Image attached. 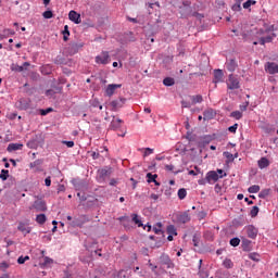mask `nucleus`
<instances>
[{
	"label": "nucleus",
	"mask_w": 278,
	"mask_h": 278,
	"mask_svg": "<svg viewBox=\"0 0 278 278\" xmlns=\"http://www.w3.org/2000/svg\"><path fill=\"white\" fill-rule=\"evenodd\" d=\"M63 144H66V147L68 149H73V147H75V142L74 141H62Z\"/></svg>",
	"instance_id": "51"
},
{
	"label": "nucleus",
	"mask_w": 278,
	"mask_h": 278,
	"mask_svg": "<svg viewBox=\"0 0 278 278\" xmlns=\"http://www.w3.org/2000/svg\"><path fill=\"white\" fill-rule=\"evenodd\" d=\"M223 266L225 268H233V262H231V260L229 258H226L224 262H223Z\"/></svg>",
	"instance_id": "36"
},
{
	"label": "nucleus",
	"mask_w": 278,
	"mask_h": 278,
	"mask_svg": "<svg viewBox=\"0 0 278 278\" xmlns=\"http://www.w3.org/2000/svg\"><path fill=\"white\" fill-rule=\"evenodd\" d=\"M68 36H71V31H68V25H65L63 29V40L65 42L68 40Z\"/></svg>",
	"instance_id": "33"
},
{
	"label": "nucleus",
	"mask_w": 278,
	"mask_h": 278,
	"mask_svg": "<svg viewBox=\"0 0 278 278\" xmlns=\"http://www.w3.org/2000/svg\"><path fill=\"white\" fill-rule=\"evenodd\" d=\"M17 230L21 231L24 236H27V233H31V228L28 227L27 224L20 222L17 226Z\"/></svg>",
	"instance_id": "12"
},
{
	"label": "nucleus",
	"mask_w": 278,
	"mask_h": 278,
	"mask_svg": "<svg viewBox=\"0 0 278 278\" xmlns=\"http://www.w3.org/2000/svg\"><path fill=\"white\" fill-rule=\"evenodd\" d=\"M110 52L102 51L99 55L96 56V64H110Z\"/></svg>",
	"instance_id": "2"
},
{
	"label": "nucleus",
	"mask_w": 278,
	"mask_h": 278,
	"mask_svg": "<svg viewBox=\"0 0 278 278\" xmlns=\"http://www.w3.org/2000/svg\"><path fill=\"white\" fill-rule=\"evenodd\" d=\"M50 112H53V108H48L45 110H40L41 116H47V114H50Z\"/></svg>",
	"instance_id": "46"
},
{
	"label": "nucleus",
	"mask_w": 278,
	"mask_h": 278,
	"mask_svg": "<svg viewBox=\"0 0 278 278\" xmlns=\"http://www.w3.org/2000/svg\"><path fill=\"white\" fill-rule=\"evenodd\" d=\"M227 88L229 90H238L240 88V80L233 74H230L228 77Z\"/></svg>",
	"instance_id": "1"
},
{
	"label": "nucleus",
	"mask_w": 278,
	"mask_h": 278,
	"mask_svg": "<svg viewBox=\"0 0 278 278\" xmlns=\"http://www.w3.org/2000/svg\"><path fill=\"white\" fill-rule=\"evenodd\" d=\"M46 97H48L49 99H52V97H55V91L53 89H48L46 91Z\"/></svg>",
	"instance_id": "47"
},
{
	"label": "nucleus",
	"mask_w": 278,
	"mask_h": 278,
	"mask_svg": "<svg viewBox=\"0 0 278 278\" xmlns=\"http://www.w3.org/2000/svg\"><path fill=\"white\" fill-rule=\"evenodd\" d=\"M151 153H153V149H151V148H146L144 156L151 155Z\"/></svg>",
	"instance_id": "55"
},
{
	"label": "nucleus",
	"mask_w": 278,
	"mask_h": 278,
	"mask_svg": "<svg viewBox=\"0 0 278 278\" xmlns=\"http://www.w3.org/2000/svg\"><path fill=\"white\" fill-rule=\"evenodd\" d=\"M51 264H53V258H50L49 256L43 257L41 266H51Z\"/></svg>",
	"instance_id": "35"
},
{
	"label": "nucleus",
	"mask_w": 278,
	"mask_h": 278,
	"mask_svg": "<svg viewBox=\"0 0 278 278\" xmlns=\"http://www.w3.org/2000/svg\"><path fill=\"white\" fill-rule=\"evenodd\" d=\"M28 260H29V256H20L18 258H17V264H25L26 262H28Z\"/></svg>",
	"instance_id": "45"
},
{
	"label": "nucleus",
	"mask_w": 278,
	"mask_h": 278,
	"mask_svg": "<svg viewBox=\"0 0 278 278\" xmlns=\"http://www.w3.org/2000/svg\"><path fill=\"white\" fill-rule=\"evenodd\" d=\"M223 77H225L223 70L214 71V84H220V81H223Z\"/></svg>",
	"instance_id": "15"
},
{
	"label": "nucleus",
	"mask_w": 278,
	"mask_h": 278,
	"mask_svg": "<svg viewBox=\"0 0 278 278\" xmlns=\"http://www.w3.org/2000/svg\"><path fill=\"white\" fill-rule=\"evenodd\" d=\"M123 119L113 116V119L111 121V124L109 126V129H112L113 131H116V129H121L123 127Z\"/></svg>",
	"instance_id": "6"
},
{
	"label": "nucleus",
	"mask_w": 278,
	"mask_h": 278,
	"mask_svg": "<svg viewBox=\"0 0 278 278\" xmlns=\"http://www.w3.org/2000/svg\"><path fill=\"white\" fill-rule=\"evenodd\" d=\"M157 174H147L148 184H153L156 180Z\"/></svg>",
	"instance_id": "32"
},
{
	"label": "nucleus",
	"mask_w": 278,
	"mask_h": 278,
	"mask_svg": "<svg viewBox=\"0 0 278 278\" xmlns=\"http://www.w3.org/2000/svg\"><path fill=\"white\" fill-rule=\"evenodd\" d=\"M219 176H218V173L214 172V170H211L206 174V181L207 184H216V181H218Z\"/></svg>",
	"instance_id": "9"
},
{
	"label": "nucleus",
	"mask_w": 278,
	"mask_h": 278,
	"mask_svg": "<svg viewBox=\"0 0 278 278\" xmlns=\"http://www.w3.org/2000/svg\"><path fill=\"white\" fill-rule=\"evenodd\" d=\"M0 268H10V265L5 262L1 263Z\"/></svg>",
	"instance_id": "63"
},
{
	"label": "nucleus",
	"mask_w": 278,
	"mask_h": 278,
	"mask_svg": "<svg viewBox=\"0 0 278 278\" xmlns=\"http://www.w3.org/2000/svg\"><path fill=\"white\" fill-rule=\"evenodd\" d=\"M7 151L9 153H12V151H23V143H10Z\"/></svg>",
	"instance_id": "16"
},
{
	"label": "nucleus",
	"mask_w": 278,
	"mask_h": 278,
	"mask_svg": "<svg viewBox=\"0 0 278 278\" xmlns=\"http://www.w3.org/2000/svg\"><path fill=\"white\" fill-rule=\"evenodd\" d=\"M90 105L92 108H99V110H103V105L99 104V100H97V99L91 100Z\"/></svg>",
	"instance_id": "39"
},
{
	"label": "nucleus",
	"mask_w": 278,
	"mask_h": 278,
	"mask_svg": "<svg viewBox=\"0 0 278 278\" xmlns=\"http://www.w3.org/2000/svg\"><path fill=\"white\" fill-rule=\"evenodd\" d=\"M231 118H236V121H240L242 118V112L241 111H233L230 114Z\"/></svg>",
	"instance_id": "34"
},
{
	"label": "nucleus",
	"mask_w": 278,
	"mask_h": 278,
	"mask_svg": "<svg viewBox=\"0 0 278 278\" xmlns=\"http://www.w3.org/2000/svg\"><path fill=\"white\" fill-rule=\"evenodd\" d=\"M51 65H43L40 68L42 75H51Z\"/></svg>",
	"instance_id": "26"
},
{
	"label": "nucleus",
	"mask_w": 278,
	"mask_h": 278,
	"mask_svg": "<svg viewBox=\"0 0 278 278\" xmlns=\"http://www.w3.org/2000/svg\"><path fill=\"white\" fill-rule=\"evenodd\" d=\"M232 10L235 12H240V10H242V2L236 1V3L232 5Z\"/></svg>",
	"instance_id": "40"
},
{
	"label": "nucleus",
	"mask_w": 278,
	"mask_h": 278,
	"mask_svg": "<svg viewBox=\"0 0 278 278\" xmlns=\"http://www.w3.org/2000/svg\"><path fill=\"white\" fill-rule=\"evenodd\" d=\"M165 168L169 172L175 170V166L174 165H165Z\"/></svg>",
	"instance_id": "60"
},
{
	"label": "nucleus",
	"mask_w": 278,
	"mask_h": 278,
	"mask_svg": "<svg viewBox=\"0 0 278 278\" xmlns=\"http://www.w3.org/2000/svg\"><path fill=\"white\" fill-rule=\"evenodd\" d=\"M43 18H53V12L52 11H46L42 13Z\"/></svg>",
	"instance_id": "48"
},
{
	"label": "nucleus",
	"mask_w": 278,
	"mask_h": 278,
	"mask_svg": "<svg viewBox=\"0 0 278 278\" xmlns=\"http://www.w3.org/2000/svg\"><path fill=\"white\" fill-rule=\"evenodd\" d=\"M179 220H180L182 224L190 223V214H188V212L182 213V214L179 216Z\"/></svg>",
	"instance_id": "24"
},
{
	"label": "nucleus",
	"mask_w": 278,
	"mask_h": 278,
	"mask_svg": "<svg viewBox=\"0 0 278 278\" xmlns=\"http://www.w3.org/2000/svg\"><path fill=\"white\" fill-rule=\"evenodd\" d=\"M132 223L137 225L138 227H143L142 220H140V216L138 214L134 213L131 214Z\"/></svg>",
	"instance_id": "23"
},
{
	"label": "nucleus",
	"mask_w": 278,
	"mask_h": 278,
	"mask_svg": "<svg viewBox=\"0 0 278 278\" xmlns=\"http://www.w3.org/2000/svg\"><path fill=\"white\" fill-rule=\"evenodd\" d=\"M8 177H10V170L2 169L0 174V179H2V181H7Z\"/></svg>",
	"instance_id": "28"
},
{
	"label": "nucleus",
	"mask_w": 278,
	"mask_h": 278,
	"mask_svg": "<svg viewBox=\"0 0 278 278\" xmlns=\"http://www.w3.org/2000/svg\"><path fill=\"white\" fill-rule=\"evenodd\" d=\"M228 130L230 131V134H236V131L238 130V124L230 126Z\"/></svg>",
	"instance_id": "52"
},
{
	"label": "nucleus",
	"mask_w": 278,
	"mask_h": 278,
	"mask_svg": "<svg viewBox=\"0 0 278 278\" xmlns=\"http://www.w3.org/2000/svg\"><path fill=\"white\" fill-rule=\"evenodd\" d=\"M68 18L76 25H79V23H81V15H79V13H77L76 11H70Z\"/></svg>",
	"instance_id": "11"
},
{
	"label": "nucleus",
	"mask_w": 278,
	"mask_h": 278,
	"mask_svg": "<svg viewBox=\"0 0 278 278\" xmlns=\"http://www.w3.org/2000/svg\"><path fill=\"white\" fill-rule=\"evenodd\" d=\"M167 233L172 235V236H177V229L175 228V226L169 225L167 227Z\"/></svg>",
	"instance_id": "38"
},
{
	"label": "nucleus",
	"mask_w": 278,
	"mask_h": 278,
	"mask_svg": "<svg viewBox=\"0 0 278 278\" xmlns=\"http://www.w3.org/2000/svg\"><path fill=\"white\" fill-rule=\"evenodd\" d=\"M263 38L265 39V42H273V36H266Z\"/></svg>",
	"instance_id": "61"
},
{
	"label": "nucleus",
	"mask_w": 278,
	"mask_h": 278,
	"mask_svg": "<svg viewBox=\"0 0 278 278\" xmlns=\"http://www.w3.org/2000/svg\"><path fill=\"white\" fill-rule=\"evenodd\" d=\"M31 210H36V212H47V203L42 200H36Z\"/></svg>",
	"instance_id": "5"
},
{
	"label": "nucleus",
	"mask_w": 278,
	"mask_h": 278,
	"mask_svg": "<svg viewBox=\"0 0 278 278\" xmlns=\"http://www.w3.org/2000/svg\"><path fill=\"white\" fill-rule=\"evenodd\" d=\"M248 238H251L252 240H255L257 238V228L255 226L250 225L245 227Z\"/></svg>",
	"instance_id": "10"
},
{
	"label": "nucleus",
	"mask_w": 278,
	"mask_h": 278,
	"mask_svg": "<svg viewBox=\"0 0 278 278\" xmlns=\"http://www.w3.org/2000/svg\"><path fill=\"white\" fill-rule=\"evenodd\" d=\"M99 177L100 179H106V177H110L112 175V167H105L102 169H99Z\"/></svg>",
	"instance_id": "13"
},
{
	"label": "nucleus",
	"mask_w": 278,
	"mask_h": 278,
	"mask_svg": "<svg viewBox=\"0 0 278 278\" xmlns=\"http://www.w3.org/2000/svg\"><path fill=\"white\" fill-rule=\"evenodd\" d=\"M121 86H122V85H114V84L109 85V86L106 87L105 94H106L108 97H112V94H114V92L116 91V88H121Z\"/></svg>",
	"instance_id": "17"
},
{
	"label": "nucleus",
	"mask_w": 278,
	"mask_h": 278,
	"mask_svg": "<svg viewBox=\"0 0 278 278\" xmlns=\"http://www.w3.org/2000/svg\"><path fill=\"white\" fill-rule=\"evenodd\" d=\"M45 184L46 186L49 188V186H51V176H48L46 179H45Z\"/></svg>",
	"instance_id": "57"
},
{
	"label": "nucleus",
	"mask_w": 278,
	"mask_h": 278,
	"mask_svg": "<svg viewBox=\"0 0 278 278\" xmlns=\"http://www.w3.org/2000/svg\"><path fill=\"white\" fill-rule=\"evenodd\" d=\"M257 214H260V207L253 206L252 210H251V212H250V216H251L252 218H255V216H257Z\"/></svg>",
	"instance_id": "37"
},
{
	"label": "nucleus",
	"mask_w": 278,
	"mask_h": 278,
	"mask_svg": "<svg viewBox=\"0 0 278 278\" xmlns=\"http://www.w3.org/2000/svg\"><path fill=\"white\" fill-rule=\"evenodd\" d=\"M249 258L252 260L253 262H260V254L257 253H250Z\"/></svg>",
	"instance_id": "42"
},
{
	"label": "nucleus",
	"mask_w": 278,
	"mask_h": 278,
	"mask_svg": "<svg viewBox=\"0 0 278 278\" xmlns=\"http://www.w3.org/2000/svg\"><path fill=\"white\" fill-rule=\"evenodd\" d=\"M248 192H250V194H257V192H260V186L258 185L251 186L248 189Z\"/></svg>",
	"instance_id": "29"
},
{
	"label": "nucleus",
	"mask_w": 278,
	"mask_h": 278,
	"mask_svg": "<svg viewBox=\"0 0 278 278\" xmlns=\"http://www.w3.org/2000/svg\"><path fill=\"white\" fill-rule=\"evenodd\" d=\"M240 245V238H232L230 240V247H239Z\"/></svg>",
	"instance_id": "43"
},
{
	"label": "nucleus",
	"mask_w": 278,
	"mask_h": 278,
	"mask_svg": "<svg viewBox=\"0 0 278 278\" xmlns=\"http://www.w3.org/2000/svg\"><path fill=\"white\" fill-rule=\"evenodd\" d=\"M125 98H119L117 100H113L110 105L113 110V112H116V110H121V108H123L125 105Z\"/></svg>",
	"instance_id": "7"
},
{
	"label": "nucleus",
	"mask_w": 278,
	"mask_h": 278,
	"mask_svg": "<svg viewBox=\"0 0 278 278\" xmlns=\"http://www.w3.org/2000/svg\"><path fill=\"white\" fill-rule=\"evenodd\" d=\"M258 168L264 169L268 168L270 166V161H268L266 157H261L257 162Z\"/></svg>",
	"instance_id": "18"
},
{
	"label": "nucleus",
	"mask_w": 278,
	"mask_h": 278,
	"mask_svg": "<svg viewBox=\"0 0 278 278\" xmlns=\"http://www.w3.org/2000/svg\"><path fill=\"white\" fill-rule=\"evenodd\" d=\"M216 116L214 109H207L203 112V121H212Z\"/></svg>",
	"instance_id": "14"
},
{
	"label": "nucleus",
	"mask_w": 278,
	"mask_h": 278,
	"mask_svg": "<svg viewBox=\"0 0 278 278\" xmlns=\"http://www.w3.org/2000/svg\"><path fill=\"white\" fill-rule=\"evenodd\" d=\"M42 159H38L29 164V168H33L35 173H42Z\"/></svg>",
	"instance_id": "8"
},
{
	"label": "nucleus",
	"mask_w": 278,
	"mask_h": 278,
	"mask_svg": "<svg viewBox=\"0 0 278 278\" xmlns=\"http://www.w3.org/2000/svg\"><path fill=\"white\" fill-rule=\"evenodd\" d=\"M164 86H175V79L172 77H166L163 80Z\"/></svg>",
	"instance_id": "31"
},
{
	"label": "nucleus",
	"mask_w": 278,
	"mask_h": 278,
	"mask_svg": "<svg viewBox=\"0 0 278 278\" xmlns=\"http://www.w3.org/2000/svg\"><path fill=\"white\" fill-rule=\"evenodd\" d=\"M217 173H218V175H220L219 179H223V177H227V174L223 175V173H224L223 169H217Z\"/></svg>",
	"instance_id": "59"
},
{
	"label": "nucleus",
	"mask_w": 278,
	"mask_h": 278,
	"mask_svg": "<svg viewBox=\"0 0 278 278\" xmlns=\"http://www.w3.org/2000/svg\"><path fill=\"white\" fill-rule=\"evenodd\" d=\"M153 231L156 233V236H164V231H162V223H156L153 226Z\"/></svg>",
	"instance_id": "22"
},
{
	"label": "nucleus",
	"mask_w": 278,
	"mask_h": 278,
	"mask_svg": "<svg viewBox=\"0 0 278 278\" xmlns=\"http://www.w3.org/2000/svg\"><path fill=\"white\" fill-rule=\"evenodd\" d=\"M239 108H240L241 113L247 112V109L249 108V102H244V103L240 104Z\"/></svg>",
	"instance_id": "49"
},
{
	"label": "nucleus",
	"mask_w": 278,
	"mask_h": 278,
	"mask_svg": "<svg viewBox=\"0 0 278 278\" xmlns=\"http://www.w3.org/2000/svg\"><path fill=\"white\" fill-rule=\"evenodd\" d=\"M116 184H118V181L116 179L112 178L110 180V186H116Z\"/></svg>",
	"instance_id": "62"
},
{
	"label": "nucleus",
	"mask_w": 278,
	"mask_h": 278,
	"mask_svg": "<svg viewBox=\"0 0 278 278\" xmlns=\"http://www.w3.org/2000/svg\"><path fill=\"white\" fill-rule=\"evenodd\" d=\"M118 277H121V278H126V277H127V271H125V270H119Z\"/></svg>",
	"instance_id": "56"
},
{
	"label": "nucleus",
	"mask_w": 278,
	"mask_h": 278,
	"mask_svg": "<svg viewBox=\"0 0 278 278\" xmlns=\"http://www.w3.org/2000/svg\"><path fill=\"white\" fill-rule=\"evenodd\" d=\"M226 67H227V71H229L230 73H233V71L238 68V63L236 62V60L231 59L229 62L226 63Z\"/></svg>",
	"instance_id": "19"
},
{
	"label": "nucleus",
	"mask_w": 278,
	"mask_h": 278,
	"mask_svg": "<svg viewBox=\"0 0 278 278\" xmlns=\"http://www.w3.org/2000/svg\"><path fill=\"white\" fill-rule=\"evenodd\" d=\"M11 71H14L15 73H23V71H25V67H23V65L13 64L11 66Z\"/></svg>",
	"instance_id": "30"
},
{
	"label": "nucleus",
	"mask_w": 278,
	"mask_h": 278,
	"mask_svg": "<svg viewBox=\"0 0 278 278\" xmlns=\"http://www.w3.org/2000/svg\"><path fill=\"white\" fill-rule=\"evenodd\" d=\"M191 104L197 105V103H203V96L197 94V96H191Z\"/></svg>",
	"instance_id": "21"
},
{
	"label": "nucleus",
	"mask_w": 278,
	"mask_h": 278,
	"mask_svg": "<svg viewBox=\"0 0 278 278\" xmlns=\"http://www.w3.org/2000/svg\"><path fill=\"white\" fill-rule=\"evenodd\" d=\"M36 223H38V225H45V223H47V215L45 214L37 215Z\"/></svg>",
	"instance_id": "25"
},
{
	"label": "nucleus",
	"mask_w": 278,
	"mask_h": 278,
	"mask_svg": "<svg viewBox=\"0 0 278 278\" xmlns=\"http://www.w3.org/2000/svg\"><path fill=\"white\" fill-rule=\"evenodd\" d=\"M188 194V191H186L185 188H181L178 190V199H180V201H184V199H186Z\"/></svg>",
	"instance_id": "27"
},
{
	"label": "nucleus",
	"mask_w": 278,
	"mask_h": 278,
	"mask_svg": "<svg viewBox=\"0 0 278 278\" xmlns=\"http://www.w3.org/2000/svg\"><path fill=\"white\" fill-rule=\"evenodd\" d=\"M181 108H192V102L182 100L181 101Z\"/></svg>",
	"instance_id": "50"
},
{
	"label": "nucleus",
	"mask_w": 278,
	"mask_h": 278,
	"mask_svg": "<svg viewBox=\"0 0 278 278\" xmlns=\"http://www.w3.org/2000/svg\"><path fill=\"white\" fill-rule=\"evenodd\" d=\"M265 71L269 75H277V73H278V64L275 63V62H267L265 64Z\"/></svg>",
	"instance_id": "4"
},
{
	"label": "nucleus",
	"mask_w": 278,
	"mask_h": 278,
	"mask_svg": "<svg viewBox=\"0 0 278 278\" xmlns=\"http://www.w3.org/2000/svg\"><path fill=\"white\" fill-rule=\"evenodd\" d=\"M143 229H146L147 231H151L152 227L150 224H147L146 226H143Z\"/></svg>",
	"instance_id": "64"
},
{
	"label": "nucleus",
	"mask_w": 278,
	"mask_h": 278,
	"mask_svg": "<svg viewBox=\"0 0 278 278\" xmlns=\"http://www.w3.org/2000/svg\"><path fill=\"white\" fill-rule=\"evenodd\" d=\"M99 152H92L91 153V157H92V160H99Z\"/></svg>",
	"instance_id": "58"
},
{
	"label": "nucleus",
	"mask_w": 278,
	"mask_h": 278,
	"mask_svg": "<svg viewBox=\"0 0 278 278\" xmlns=\"http://www.w3.org/2000/svg\"><path fill=\"white\" fill-rule=\"evenodd\" d=\"M224 157L228 160V162H233L235 157L233 154L230 152H224Z\"/></svg>",
	"instance_id": "44"
},
{
	"label": "nucleus",
	"mask_w": 278,
	"mask_h": 278,
	"mask_svg": "<svg viewBox=\"0 0 278 278\" xmlns=\"http://www.w3.org/2000/svg\"><path fill=\"white\" fill-rule=\"evenodd\" d=\"M201 241V235H194L192 242L194 247H199V242Z\"/></svg>",
	"instance_id": "41"
},
{
	"label": "nucleus",
	"mask_w": 278,
	"mask_h": 278,
	"mask_svg": "<svg viewBox=\"0 0 278 278\" xmlns=\"http://www.w3.org/2000/svg\"><path fill=\"white\" fill-rule=\"evenodd\" d=\"M250 7H251V0H248V1H245V2L243 3L244 10H249Z\"/></svg>",
	"instance_id": "54"
},
{
	"label": "nucleus",
	"mask_w": 278,
	"mask_h": 278,
	"mask_svg": "<svg viewBox=\"0 0 278 278\" xmlns=\"http://www.w3.org/2000/svg\"><path fill=\"white\" fill-rule=\"evenodd\" d=\"M192 16H194L195 18H198L199 21H201V18H203V14L199 13V12H193Z\"/></svg>",
	"instance_id": "53"
},
{
	"label": "nucleus",
	"mask_w": 278,
	"mask_h": 278,
	"mask_svg": "<svg viewBox=\"0 0 278 278\" xmlns=\"http://www.w3.org/2000/svg\"><path fill=\"white\" fill-rule=\"evenodd\" d=\"M203 264V260H200L199 261V276L201 278H208L210 277V274L207 273V270L205 269H201V265Z\"/></svg>",
	"instance_id": "20"
},
{
	"label": "nucleus",
	"mask_w": 278,
	"mask_h": 278,
	"mask_svg": "<svg viewBox=\"0 0 278 278\" xmlns=\"http://www.w3.org/2000/svg\"><path fill=\"white\" fill-rule=\"evenodd\" d=\"M86 223H90V219L86 215H83L78 218H75L71 225L72 227H84Z\"/></svg>",
	"instance_id": "3"
}]
</instances>
